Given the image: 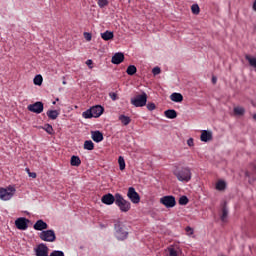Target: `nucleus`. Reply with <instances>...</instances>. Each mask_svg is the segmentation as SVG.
Here are the masks:
<instances>
[{
	"instance_id": "obj_37",
	"label": "nucleus",
	"mask_w": 256,
	"mask_h": 256,
	"mask_svg": "<svg viewBox=\"0 0 256 256\" xmlns=\"http://www.w3.org/2000/svg\"><path fill=\"white\" fill-rule=\"evenodd\" d=\"M189 203V198L187 196H182L179 199V205H187Z\"/></svg>"
},
{
	"instance_id": "obj_47",
	"label": "nucleus",
	"mask_w": 256,
	"mask_h": 256,
	"mask_svg": "<svg viewBox=\"0 0 256 256\" xmlns=\"http://www.w3.org/2000/svg\"><path fill=\"white\" fill-rule=\"evenodd\" d=\"M212 83H214V84L217 83V78L213 77L212 78Z\"/></svg>"
},
{
	"instance_id": "obj_5",
	"label": "nucleus",
	"mask_w": 256,
	"mask_h": 256,
	"mask_svg": "<svg viewBox=\"0 0 256 256\" xmlns=\"http://www.w3.org/2000/svg\"><path fill=\"white\" fill-rule=\"evenodd\" d=\"M17 190L13 186H8L6 188H0V200L1 201H11L15 196Z\"/></svg>"
},
{
	"instance_id": "obj_32",
	"label": "nucleus",
	"mask_w": 256,
	"mask_h": 256,
	"mask_svg": "<svg viewBox=\"0 0 256 256\" xmlns=\"http://www.w3.org/2000/svg\"><path fill=\"white\" fill-rule=\"evenodd\" d=\"M235 115H245V108L241 106L234 107Z\"/></svg>"
},
{
	"instance_id": "obj_8",
	"label": "nucleus",
	"mask_w": 256,
	"mask_h": 256,
	"mask_svg": "<svg viewBox=\"0 0 256 256\" xmlns=\"http://www.w3.org/2000/svg\"><path fill=\"white\" fill-rule=\"evenodd\" d=\"M161 205H164L167 209H173L175 205H177V201H175V196H164L160 198Z\"/></svg>"
},
{
	"instance_id": "obj_33",
	"label": "nucleus",
	"mask_w": 256,
	"mask_h": 256,
	"mask_svg": "<svg viewBox=\"0 0 256 256\" xmlns=\"http://www.w3.org/2000/svg\"><path fill=\"white\" fill-rule=\"evenodd\" d=\"M191 11H192L193 15H199V13H200L199 4H193L191 6Z\"/></svg>"
},
{
	"instance_id": "obj_21",
	"label": "nucleus",
	"mask_w": 256,
	"mask_h": 256,
	"mask_svg": "<svg viewBox=\"0 0 256 256\" xmlns=\"http://www.w3.org/2000/svg\"><path fill=\"white\" fill-rule=\"evenodd\" d=\"M164 115L167 119H177V111L173 109H168L164 112Z\"/></svg>"
},
{
	"instance_id": "obj_22",
	"label": "nucleus",
	"mask_w": 256,
	"mask_h": 256,
	"mask_svg": "<svg viewBox=\"0 0 256 256\" xmlns=\"http://www.w3.org/2000/svg\"><path fill=\"white\" fill-rule=\"evenodd\" d=\"M114 37V34L113 32L107 30L103 33H101V38L104 40V41H111V39H113Z\"/></svg>"
},
{
	"instance_id": "obj_46",
	"label": "nucleus",
	"mask_w": 256,
	"mask_h": 256,
	"mask_svg": "<svg viewBox=\"0 0 256 256\" xmlns=\"http://www.w3.org/2000/svg\"><path fill=\"white\" fill-rule=\"evenodd\" d=\"M253 10L256 12V0L253 3Z\"/></svg>"
},
{
	"instance_id": "obj_18",
	"label": "nucleus",
	"mask_w": 256,
	"mask_h": 256,
	"mask_svg": "<svg viewBox=\"0 0 256 256\" xmlns=\"http://www.w3.org/2000/svg\"><path fill=\"white\" fill-rule=\"evenodd\" d=\"M91 135L95 143H101V141H103V133H101V131H92Z\"/></svg>"
},
{
	"instance_id": "obj_34",
	"label": "nucleus",
	"mask_w": 256,
	"mask_h": 256,
	"mask_svg": "<svg viewBox=\"0 0 256 256\" xmlns=\"http://www.w3.org/2000/svg\"><path fill=\"white\" fill-rule=\"evenodd\" d=\"M43 129L46 131V133H48L49 135H53L54 130H53V126H51L50 124H45Z\"/></svg>"
},
{
	"instance_id": "obj_29",
	"label": "nucleus",
	"mask_w": 256,
	"mask_h": 256,
	"mask_svg": "<svg viewBox=\"0 0 256 256\" xmlns=\"http://www.w3.org/2000/svg\"><path fill=\"white\" fill-rule=\"evenodd\" d=\"M118 164H119L120 171H125L126 165H125V158H123V156H119Z\"/></svg>"
},
{
	"instance_id": "obj_48",
	"label": "nucleus",
	"mask_w": 256,
	"mask_h": 256,
	"mask_svg": "<svg viewBox=\"0 0 256 256\" xmlns=\"http://www.w3.org/2000/svg\"><path fill=\"white\" fill-rule=\"evenodd\" d=\"M62 83H63V85H67V82H66V81H63Z\"/></svg>"
},
{
	"instance_id": "obj_45",
	"label": "nucleus",
	"mask_w": 256,
	"mask_h": 256,
	"mask_svg": "<svg viewBox=\"0 0 256 256\" xmlns=\"http://www.w3.org/2000/svg\"><path fill=\"white\" fill-rule=\"evenodd\" d=\"M186 233H188V235H193V228L186 227Z\"/></svg>"
},
{
	"instance_id": "obj_44",
	"label": "nucleus",
	"mask_w": 256,
	"mask_h": 256,
	"mask_svg": "<svg viewBox=\"0 0 256 256\" xmlns=\"http://www.w3.org/2000/svg\"><path fill=\"white\" fill-rule=\"evenodd\" d=\"M28 175H29V177H31L32 179L37 178V173H35V172H28Z\"/></svg>"
},
{
	"instance_id": "obj_12",
	"label": "nucleus",
	"mask_w": 256,
	"mask_h": 256,
	"mask_svg": "<svg viewBox=\"0 0 256 256\" xmlns=\"http://www.w3.org/2000/svg\"><path fill=\"white\" fill-rule=\"evenodd\" d=\"M28 223H29V220L27 218H23V217L15 220V226L20 231H27V229L29 228Z\"/></svg>"
},
{
	"instance_id": "obj_51",
	"label": "nucleus",
	"mask_w": 256,
	"mask_h": 256,
	"mask_svg": "<svg viewBox=\"0 0 256 256\" xmlns=\"http://www.w3.org/2000/svg\"><path fill=\"white\" fill-rule=\"evenodd\" d=\"M52 103H53V105H56L57 101H54V102H52Z\"/></svg>"
},
{
	"instance_id": "obj_7",
	"label": "nucleus",
	"mask_w": 256,
	"mask_h": 256,
	"mask_svg": "<svg viewBox=\"0 0 256 256\" xmlns=\"http://www.w3.org/2000/svg\"><path fill=\"white\" fill-rule=\"evenodd\" d=\"M131 103L134 107H145L147 105V93L142 92V94L132 98Z\"/></svg>"
},
{
	"instance_id": "obj_15",
	"label": "nucleus",
	"mask_w": 256,
	"mask_h": 256,
	"mask_svg": "<svg viewBox=\"0 0 256 256\" xmlns=\"http://www.w3.org/2000/svg\"><path fill=\"white\" fill-rule=\"evenodd\" d=\"M123 61H125V55L121 52H117L112 56L111 63H113V65H121Z\"/></svg>"
},
{
	"instance_id": "obj_19",
	"label": "nucleus",
	"mask_w": 256,
	"mask_h": 256,
	"mask_svg": "<svg viewBox=\"0 0 256 256\" xmlns=\"http://www.w3.org/2000/svg\"><path fill=\"white\" fill-rule=\"evenodd\" d=\"M170 99L174 103H182L183 102V95L181 93L174 92L170 95Z\"/></svg>"
},
{
	"instance_id": "obj_40",
	"label": "nucleus",
	"mask_w": 256,
	"mask_h": 256,
	"mask_svg": "<svg viewBox=\"0 0 256 256\" xmlns=\"http://www.w3.org/2000/svg\"><path fill=\"white\" fill-rule=\"evenodd\" d=\"M84 38L86 39V41H91L92 39L91 33L84 32Z\"/></svg>"
},
{
	"instance_id": "obj_17",
	"label": "nucleus",
	"mask_w": 256,
	"mask_h": 256,
	"mask_svg": "<svg viewBox=\"0 0 256 256\" xmlns=\"http://www.w3.org/2000/svg\"><path fill=\"white\" fill-rule=\"evenodd\" d=\"M213 139V132L208 130H203L200 136V140L203 143H207Z\"/></svg>"
},
{
	"instance_id": "obj_1",
	"label": "nucleus",
	"mask_w": 256,
	"mask_h": 256,
	"mask_svg": "<svg viewBox=\"0 0 256 256\" xmlns=\"http://www.w3.org/2000/svg\"><path fill=\"white\" fill-rule=\"evenodd\" d=\"M103 111H105V109L101 105H96L84 111L82 117L84 119H93V117L97 119L103 115Z\"/></svg>"
},
{
	"instance_id": "obj_6",
	"label": "nucleus",
	"mask_w": 256,
	"mask_h": 256,
	"mask_svg": "<svg viewBox=\"0 0 256 256\" xmlns=\"http://www.w3.org/2000/svg\"><path fill=\"white\" fill-rule=\"evenodd\" d=\"M39 238L41 241H46L47 243H54L56 241L57 236L55 235V230H43L39 234Z\"/></svg>"
},
{
	"instance_id": "obj_31",
	"label": "nucleus",
	"mask_w": 256,
	"mask_h": 256,
	"mask_svg": "<svg viewBox=\"0 0 256 256\" xmlns=\"http://www.w3.org/2000/svg\"><path fill=\"white\" fill-rule=\"evenodd\" d=\"M33 83H34V85H38V86L42 85L43 84V76H41L40 74L36 75L34 77Z\"/></svg>"
},
{
	"instance_id": "obj_9",
	"label": "nucleus",
	"mask_w": 256,
	"mask_h": 256,
	"mask_svg": "<svg viewBox=\"0 0 256 256\" xmlns=\"http://www.w3.org/2000/svg\"><path fill=\"white\" fill-rule=\"evenodd\" d=\"M36 256H49V247L45 243H40L34 248Z\"/></svg>"
},
{
	"instance_id": "obj_24",
	"label": "nucleus",
	"mask_w": 256,
	"mask_h": 256,
	"mask_svg": "<svg viewBox=\"0 0 256 256\" xmlns=\"http://www.w3.org/2000/svg\"><path fill=\"white\" fill-rule=\"evenodd\" d=\"M70 164L72 167H79V165H81V158H79V156H72Z\"/></svg>"
},
{
	"instance_id": "obj_36",
	"label": "nucleus",
	"mask_w": 256,
	"mask_h": 256,
	"mask_svg": "<svg viewBox=\"0 0 256 256\" xmlns=\"http://www.w3.org/2000/svg\"><path fill=\"white\" fill-rule=\"evenodd\" d=\"M109 5V0H98V7L103 9V7H107Z\"/></svg>"
},
{
	"instance_id": "obj_25",
	"label": "nucleus",
	"mask_w": 256,
	"mask_h": 256,
	"mask_svg": "<svg viewBox=\"0 0 256 256\" xmlns=\"http://www.w3.org/2000/svg\"><path fill=\"white\" fill-rule=\"evenodd\" d=\"M84 149H86V151H93L95 149V144L91 140H86L84 142Z\"/></svg>"
},
{
	"instance_id": "obj_30",
	"label": "nucleus",
	"mask_w": 256,
	"mask_h": 256,
	"mask_svg": "<svg viewBox=\"0 0 256 256\" xmlns=\"http://www.w3.org/2000/svg\"><path fill=\"white\" fill-rule=\"evenodd\" d=\"M126 73L127 75H135V73H137V67H135V65L128 66Z\"/></svg>"
},
{
	"instance_id": "obj_14",
	"label": "nucleus",
	"mask_w": 256,
	"mask_h": 256,
	"mask_svg": "<svg viewBox=\"0 0 256 256\" xmlns=\"http://www.w3.org/2000/svg\"><path fill=\"white\" fill-rule=\"evenodd\" d=\"M27 109L31 113H36L39 115V113H43V102H35L34 104H30L28 105Z\"/></svg>"
},
{
	"instance_id": "obj_35",
	"label": "nucleus",
	"mask_w": 256,
	"mask_h": 256,
	"mask_svg": "<svg viewBox=\"0 0 256 256\" xmlns=\"http://www.w3.org/2000/svg\"><path fill=\"white\" fill-rule=\"evenodd\" d=\"M49 256H65V252L61 250H53Z\"/></svg>"
},
{
	"instance_id": "obj_28",
	"label": "nucleus",
	"mask_w": 256,
	"mask_h": 256,
	"mask_svg": "<svg viewBox=\"0 0 256 256\" xmlns=\"http://www.w3.org/2000/svg\"><path fill=\"white\" fill-rule=\"evenodd\" d=\"M228 215H229V209H227V206H224L222 209V215H221V221H223V223L227 221Z\"/></svg>"
},
{
	"instance_id": "obj_20",
	"label": "nucleus",
	"mask_w": 256,
	"mask_h": 256,
	"mask_svg": "<svg viewBox=\"0 0 256 256\" xmlns=\"http://www.w3.org/2000/svg\"><path fill=\"white\" fill-rule=\"evenodd\" d=\"M215 189L217 191H225V189H227V182H225V180H218Z\"/></svg>"
},
{
	"instance_id": "obj_2",
	"label": "nucleus",
	"mask_w": 256,
	"mask_h": 256,
	"mask_svg": "<svg viewBox=\"0 0 256 256\" xmlns=\"http://www.w3.org/2000/svg\"><path fill=\"white\" fill-rule=\"evenodd\" d=\"M114 229H115V237L118 239V241H125L127 237H129V232L127 231V227H125V224L123 222H116L114 224Z\"/></svg>"
},
{
	"instance_id": "obj_49",
	"label": "nucleus",
	"mask_w": 256,
	"mask_h": 256,
	"mask_svg": "<svg viewBox=\"0 0 256 256\" xmlns=\"http://www.w3.org/2000/svg\"><path fill=\"white\" fill-rule=\"evenodd\" d=\"M253 119H255V120H256V114H254V115H253Z\"/></svg>"
},
{
	"instance_id": "obj_42",
	"label": "nucleus",
	"mask_w": 256,
	"mask_h": 256,
	"mask_svg": "<svg viewBox=\"0 0 256 256\" xmlns=\"http://www.w3.org/2000/svg\"><path fill=\"white\" fill-rule=\"evenodd\" d=\"M187 145H188V147H193L195 144H194V141H193V138H189L188 140H187Z\"/></svg>"
},
{
	"instance_id": "obj_23",
	"label": "nucleus",
	"mask_w": 256,
	"mask_h": 256,
	"mask_svg": "<svg viewBox=\"0 0 256 256\" xmlns=\"http://www.w3.org/2000/svg\"><path fill=\"white\" fill-rule=\"evenodd\" d=\"M47 117H49V119H52V121H55V119H57L59 117V111H57V110H48L47 111Z\"/></svg>"
},
{
	"instance_id": "obj_27",
	"label": "nucleus",
	"mask_w": 256,
	"mask_h": 256,
	"mask_svg": "<svg viewBox=\"0 0 256 256\" xmlns=\"http://www.w3.org/2000/svg\"><path fill=\"white\" fill-rule=\"evenodd\" d=\"M245 59L248 61L250 67H253L256 71V58L252 57V56H249V55H246Z\"/></svg>"
},
{
	"instance_id": "obj_41",
	"label": "nucleus",
	"mask_w": 256,
	"mask_h": 256,
	"mask_svg": "<svg viewBox=\"0 0 256 256\" xmlns=\"http://www.w3.org/2000/svg\"><path fill=\"white\" fill-rule=\"evenodd\" d=\"M109 97L112 99V101H117V94L115 92H111Z\"/></svg>"
},
{
	"instance_id": "obj_11",
	"label": "nucleus",
	"mask_w": 256,
	"mask_h": 256,
	"mask_svg": "<svg viewBox=\"0 0 256 256\" xmlns=\"http://www.w3.org/2000/svg\"><path fill=\"white\" fill-rule=\"evenodd\" d=\"M183 255V250L179 245H171L166 249V256H181Z\"/></svg>"
},
{
	"instance_id": "obj_53",
	"label": "nucleus",
	"mask_w": 256,
	"mask_h": 256,
	"mask_svg": "<svg viewBox=\"0 0 256 256\" xmlns=\"http://www.w3.org/2000/svg\"><path fill=\"white\" fill-rule=\"evenodd\" d=\"M56 101H59V98H57Z\"/></svg>"
},
{
	"instance_id": "obj_13",
	"label": "nucleus",
	"mask_w": 256,
	"mask_h": 256,
	"mask_svg": "<svg viewBox=\"0 0 256 256\" xmlns=\"http://www.w3.org/2000/svg\"><path fill=\"white\" fill-rule=\"evenodd\" d=\"M101 202L104 205H113V203L117 202V194H115L114 196L111 193L105 194L102 196Z\"/></svg>"
},
{
	"instance_id": "obj_43",
	"label": "nucleus",
	"mask_w": 256,
	"mask_h": 256,
	"mask_svg": "<svg viewBox=\"0 0 256 256\" xmlns=\"http://www.w3.org/2000/svg\"><path fill=\"white\" fill-rule=\"evenodd\" d=\"M86 65L89 66V69H93V60L89 59L86 61Z\"/></svg>"
},
{
	"instance_id": "obj_10",
	"label": "nucleus",
	"mask_w": 256,
	"mask_h": 256,
	"mask_svg": "<svg viewBox=\"0 0 256 256\" xmlns=\"http://www.w3.org/2000/svg\"><path fill=\"white\" fill-rule=\"evenodd\" d=\"M127 197L135 205H137V203L141 202V196H139V193H137V191H135V189L133 187H130L128 189Z\"/></svg>"
},
{
	"instance_id": "obj_26",
	"label": "nucleus",
	"mask_w": 256,
	"mask_h": 256,
	"mask_svg": "<svg viewBox=\"0 0 256 256\" xmlns=\"http://www.w3.org/2000/svg\"><path fill=\"white\" fill-rule=\"evenodd\" d=\"M119 121H121L122 125H129V123H131V118L129 116H126V115H120L119 116Z\"/></svg>"
},
{
	"instance_id": "obj_38",
	"label": "nucleus",
	"mask_w": 256,
	"mask_h": 256,
	"mask_svg": "<svg viewBox=\"0 0 256 256\" xmlns=\"http://www.w3.org/2000/svg\"><path fill=\"white\" fill-rule=\"evenodd\" d=\"M147 109H148V111H155V109H157V106H155V103L149 102L147 104Z\"/></svg>"
},
{
	"instance_id": "obj_50",
	"label": "nucleus",
	"mask_w": 256,
	"mask_h": 256,
	"mask_svg": "<svg viewBox=\"0 0 256 256\" xmlns=\"http://www.w3.org/2000/svg\"><path fill=\"white\" fill-rule=\"evenodd\" d=\"M52 103H53V105H56L57 101H54V102H52Z\"/></svg>"
},
{
	"instance_id": "obj_39",
	"label": "nucleus",
	"mask_w": 256,
	"mask_h": 256,
	"mask_svg": "<svg viewBox=\"0 0 256 256\" xmlns=\"http://www.w3.org/2000/svg\"><path fill=\"white\" fill-rule=\"evenodd\" d=\"M152 74L155 75H159L161 74V68L159 66H156L152 69Z\"/></svg>"
},
{
	"instance_id": "obj_3",
	"label": "nucleus",
	"mask_w": 256,
	"mask_h": 256,
	"mask_svg": "<svg viewBox=\"0 0 256 256\" xmlns=\"http://www.w3.org/2000/svg\"><path fill=\"white\" fill-rule=\"evenodd\" d=\"M174 175L178 179V181H181L182 183H189L192 177L191 169H189V167H184L180 170H175Z\"/></svg>"
},
{
	"instance_id": "obj_16",
	"label": "nucleus",
	"mask_w": 256,
	"mask_h": 256,
	"mask_svg": "<svg viewBox=\"0 0 256 256\" xmlns=\"http://www.w3.org/2000/svg\"><path fill=\"white\" fill-rule=\"evenodd\" d=\"M33 228L35 229V231H45V229L49 228V225L46 224L45 221H43L42 219L36 221V223L33 225Z\"/></svg>"
},
{
	"instance_id": "obj_4",
	"label": "nucleus",
	"mask_w": 256,
	"mask_h": 256,
	"mask_svg": "<svg viewBox=\"0 0 256 256\" xmlns=\"http://www.w3.org/2000/svg\"><path fill=\"white\" fill-rule=\"evenodd\" d=\"M121 211V213H129L131 211V202L123 198V195L116 193V204Z\"/></svg>"
},
{
	"instance_id": "obj_52",
	"label": "nucleus",
	"mask_w": 256,
	"mask_h": 256,
	"mask_svg": "<svg viewBox=\"0 0 256 256\" xmlns=\"http://www.w3.org/2000/svg\"><path fill=\"white\" fill-rule=\"evenodd\" d=\"M26 171H27V173H30L28 168H26Z\"/></svg>"
}]
</instances>
